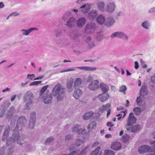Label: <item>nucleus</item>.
Instances as JSON below:
<instances>
[{
	"label": "nucleus",
	"mask_w": 155,
	"mask_h": 155,
	"mask_svg": "<svg viewBox=\"0 0 155 155\" xmlns=\"http://www.w3.org/2000/svg\"><path fill=\"white\" fill-rule=\"evenodd\" d=\"M66 88L60 84H56L53 88L52 93L48 95L47 91L43 95L42 98L44 103L45 104H48L51 102L53 96L54 97H56L58 101H62L64 98L66 94Z\"/></svg>",
	"instance_id": "nucleus-1"
},
{
	"label": "nucleus",
	"mask_w": 155,
	"mask_h": 155,
	"mask_svg": "<svg viewBox=\"0 0 155 155\" xmlns=\"http://www.w3.org/2000/svg\"><path fill=\"white\" fill-rule=\"evenodd\" d=\"M25 136L24 135H20L18 133L15 132L11 137L7 139L6 143L8 145L13 143L17 142L18 144L21 145L25 142Z\"/></svg>",
	"instance_id": "nucleus-2"
},
{
	"label": "nucleus",
	"mask_w": 155,
	"mask_h": 155,
	"mask_svg": "<svg viewBox=\"0 0 155 155\" xmlns=\"http://www.w3.org/2000/svg\"><path fill=\"white\" fill-rule=\"evenodd\" d=\"M23 101L25 103V107L27 109L30 108V106L34 102L35 96L34 94L30 91H26L23 97Z\"/></svg>",
	"instance_id": "nucleus-3"
},
{
	"label": "nucleus",
	"mask_w": 155,
	"mask_h": 155,
	"mask_svg": "<svg viewBox=\"0 0 155 155\" xmlns=\"http://www.w3.org/2000/svg\"><path fill=\"white\" fill-rule=\"evenodd\" d=\"M96 28L95 24L92 22L87 23L85 27V32L87 34H91L94 32Z\"/></svg>",
	"instance_id": "nucleus-4"
},
{
	"label": "nucleus",
	"mask_w": 155,
	"mask_h": 155,
	"mask_svg": "<svg viewBox=\"0 0 155 155\" xmlns=\"http://www.w3.org/2000/svg\"><path fill=\"white\" fill-rule=\"evenodd\" d=\"M27 122V120L25 117L22 116L19 118L17 120L15 129L21 130L24 127Z\"/></svg>",
	"instance_id": "nucleus-5"
},
{
	"label": "nucleus",
	"mask_w": 155,
	"mask_h": 155,
	"mask_svg": "<svg viewBox=\"0 0 155 155\" xmlns=\"http://www.w3.org/2000/svg\"><path fill=\"white\" fill-rule=\"evenodd\" d=\"M36 120V113L33 112L30 114V120L29 122L28 128L30 129H33L35 126Z\"/></svg>",
	"instance_id": "nucleus-6"
},
{
	"label": "nucleus",
	"mask_w": 155,
	"mask_h": 155,
	"mask_svg": "<svg viewBox=\"0 0 155 155\" xmlns=\"http://www.w3.org/2000/svg\"><path fill=\"white\" fill-rule=\"evenodd\" d=\"M99 81L97 80H94L89 84L88 86L89 89L91 91H95L99 87Z\"/></svg>",
	"instance_id": "nucleus-7"
},
{
	"label": "nucleus",
	"mask_w": 155,
	"mask_h": 155,
	"mask_svg": "<svg viewBox=\"0 0 155 155\" xmlns=\"http://www.w3.org/2000/svg\"><path fill=\"white\" fill-rule=\"evenodd\" d=\"M116 7L115 1L107 2L105 8V10L109 13H112Z\"/></svg>",
	"instance_id": "nucleus-8"
},
{
	"label": "nucleus",
	"mask_w": 155,
	"mask_h": 155,
	"mask_svg": "<svg viewBox=\"0 0 155 155\" xmlns=\"http://www.w3.org/2000/svg\"><path fill=\"white\" fill-rule=\"evenodd\" d=\"M150 147L147 145H143L140 146L138 149V152L140 154L144 153L150 151Z\"/></svg>",
	"instance_id": "nucleus-9"
},
{
	"label": "nucleus",
	"mask_w": 155,
	"mask_h": 155,
	"mask_svg": "<svg viewBox=\"0 0 155 155\" xmlns=\"http://www.w3.org/2000/svg\"><path fill=\"white\" fill-rule=\"evenodd\" d=\"M97 97L100 101L104 102L109 99L110 95L107 93H103L98 95Z\"/></svg>",
	"instance_id": "nucleus-10"
},
{
	"label": "nucleus",
	"mask_w": 155,
	"mask_h": 155,
	"mask_svg": "<svg viewBox=\"0 0 155 155\" xmlns=\"http://www.w3.org/2000/svg\"><path fill=\"white\" fill-rule=\"evenodd\" d=\"M137 119L132 113L130 114L127 121L128 125H133L136 122Z\"/></svg>",
	"instance_id": "nucleus-11"
},
{
	"label": "nucleus",
	"mask_w": 155,
	"mask_h": 155,
	"mask_svg": "<svg viewBox=\"0 0 155 155\" xmlns=\"http://www.w3.org/2000/svg\"><path fill=\"white\" fill-rule=\"evenodd\" d=\"M76 20L73 17H71L68 19L66 22V25L69 28L73 27L75 24Z\"/></svg>",
	"instance_id": "nucleus-12"
},
{
	"label": "nucleus",
	"mask_w": 155,
	"mask_h": 155,
	"mask_svg": "<svg viewBox=\"0 0 155 155\" xmlns=\"http://www.w3.org/2000/svg\"><path fill=\"white\" fill-rule=\"evenodd\" d=\"M74 82V79L71 78L67 82L66 87L68 91L69 92H72L73 90V84Z\"/></svg>",
	"instance_id": "nucleus-13"
},
{
	"label": "nucleus",
	"mask_w": 155,
	"mask_h": 155,
	"mask_svg": "<svg viewBox=\"0 0 155 155\" xmlns=\"http://www.w3.org/2000/svg\"><path fill=\"white\" fill-rule=\"evenodd\" d=\"M73 93V96L76 99H78L82 94V91L80 89L77 88Z\"/></svg>",
	"instance_id": "nucleus-14"
},
{
	"label": "nucleus",
	"mask_w": 155,
	"mask_h": 155,
	"mask_svg": "<svg viewBox=\"0 0 155 155\" xmlns=\"http://www.w3.org/2000/svg\"><path fill=\"white\" fill-rule=\"evenodd\" d=\"M35 30H38V29L36 28H32L28 30L22 29L21 30V32L22 35L27 36L32 31Z\"/></svg>",
	"instance_id": "nucleus-15"
},
{
	"label": "nucleus",
	"mask_w": 155,
	"mask_h": 155,
	"mask_svg": "<svg viewBox=\"0 0 155 155\" xmlns=\"http://www.w3.org/2000/svg\"><path fill=\"white\" fill-rule=\"evenodd\" d=\"M98 14L97 11L93 10L89 12L88 14V17L91 20H94L96 18Z\"/></svg>",
	"instance_id": "nucleus-16"
},
{
	"label": "nucleus",
	"mask_w": 155,
	"mask_h": 155,
	"mask_svg": "<svg viewBox=\"0 0 155 155\" xmlns=\"http://www.w3.org/2000/svg\"><path fill=\"white\" fill-rule=\"evenodd\" d=\"M83 141L82 140L79 139L76 140L75 143V145L74 146V145H71L70 146L69 148L70 150L71 151L73 150H74L76 146L77 147H78L80 146L81 144H83Z\"/></svg>",
	"instance_id": "nucleus-17"
},
{
	"label": "nucleus",
	"mask_w": 155,
	"mask_h": 155,
	"mask_svg": "<svg viewBox=\"0 0 155 155\" xmlns=\"http://www.w3.org/2000/svg\"><path fill=\"white\" fill-rule=\"evenodd\" d=\"M86 22L85 18L84 17L80 18L76 21L77 26L79 27H82L84 26Z\"/></svg>",
	"instance_id": "nucleus-18"
},
{
	"label": "nucleus",
	"mask_w": 155,
	"mask_h": 155,
	"mask_svg": "<svg viewBox=\"0 0 155 155\" xmlns=\"http://www.w3.org/2000/svg\"><path fill=\"white\" fill-rule=\"evenodd\" d=\"M147 94V87L145 85H143L140 90V96L144 98Z\"/></svg>",
	"instance_id": "nucleus-19"
},
{
	"label": "nucleus",
	"mask_w": 155,
	"mask_h": 155,
	"mask_svg": "<svg viewBox=\"0 0 155 155\" xmlns=\"http://www.w3.org/2000/svg\"><path fill=\"white\" fill-rule=\"evenodd\" d=\"M121 147L120 143L118 142H114L111 145V148L112 149L118 150H120Z\"/></svg>",
	"instance_id": "nucleus-20"
},
{
	"label": "nucleus",
	"mask_w": 155,
	"mask_h": 155,
	"mask_svg": "<svg viewBox=\"0 0 155 155\" xmlns=\"http://www.w3.org/2000/svg\"><path fill=\"white\" fill-rule=\"evenodd\" d=\"M15 113V110L13 106L11 107L6 114V116L8 119H10Z\"/></svg>",
	"instance_id": "nucleus-21"
},
{
	"label": "nucleus",
	"mask_w": 155,
	"mask_h": 155,
	"mask_svg": "<svg viewBox=\"0 0 155 155\" xmlns=\"http://www.w3.org/2000/svg\"><path fill=\"white\" fill-rule=\"evenodd\" d=\"M76 68H78L82 70H84L85 71H95L97 69V68L95 67H91L88 66H82V67H76Z\"/></svg>",
	"instance_id": "nucleus-22"
},
{
	"label": "nucleus",
	"mask_w": 155,
	"mask_h": 155,
	"mask_svg": "<svg viewBox=\"0 0 155 155\" xmlns=\"http://www.w3.org/2000/svg\"><path fill=\"white\" fill-rule=\"evenodd\" d=\"M97 22L100 25H102L105 21V17L102 15H98L96 18Z\"/></svg>",
	"instance_id": "nucleus-23"
},
{
	"label": "nucleus",
	"mask_w": 155,
	"mask_h": 155,
	"mask_svg": "<svg viewBox=\"0 0 155 155\" xmlns=\"http://www.w3.org/2000/svg\"><path fill=\"white\" fill-rule=\"evenodd\" d=\"M90 8V6L88 4H84L79 9V11L87 13Z\"/></svg>",
	"instance_id": "nucleus-24"
},
{
	"label": "nucleus",
	"mask_w": 155,
	"mask_h": 155,
	"mask_svg": "<svg viewBox=\"0 0 155 155\" xmlns=\"http://www.w3.org/2000/svg\"><path fill=\"white\" fill-rule=\"evenodd\" d=\"M94 114V112L90 111L86 112L84 114L83 116L82 117L84 120H87L91 118Z\"/></svg>",
	"instance_id": "nucleus-25"
},
{
	"label": "nucleus",
	"mask_w": 155,
	"mask_h": 155,
	"mask_svg": "<svg viewBox=\"0 0 155 155\" xmlns=\"http://www.w3.org/2000/svg\"><path fill=\"white\" fill-rule=\"evenodd\" d=\"M99 86L101 91L104 93L107 92L109 89V87L104 83L100 84Z\"/></svg>",
	"instance_id": "nucleus-26"
},
{
	"label": "nucleus",
	"mask_w": 155,
	"mask_h": 155,
	"mask_svg": "<svg viewBox=\"0 0 155 155\" xmlns=\"http://www.w3.org/2000/svg\"><path fill=\"white\" fill-rule=\"evenodd\" d=\"M115 21L114 19L109 18L107 19L105 22V25L107 27L112 26L115 23Z\"/></svg>",
	"instance_id": "nucleus-27"
},
{
	"label": "nucleus",
	"mask_w": 155,
	"mask_h": 155,
	"mask_svg": "<svg viewBox=\"0 0 155 155\" xmlns=\"http://www.w3.org/2000/svg\"><path fill=\"white\" fill-rule=\"evenodd\" d=\"M82 80L80 78H77L75 79L74 82V88H77L81 84Z\"/></svg>",
	"instance_id": "nucleus-28"
},
{
	"label": "nucleus",
	"mask_w": 155,
	"mask_h": 155,
	"mask_svg": "<svg viewBox=\"0 0 155 155\" xmlns=\"http://www.w3.org/2000/svg\"><path fill=\"white\" fill-rule=\"evenodd\" d=\"M9 131V126H7L5 127L4 131V133L3 134L2 140L3 141H4L5 139L8 137V133Z\"/></svg>",
	"instance_id": "nucleus-29"
},
{
	"label": "nucleus",
	"mask_w": 155,
	"mask_h": 155,
	"mask_svg": "<svg viewBox=\"0 0 155 155\" xmlns=\"http://www.w3.org/2000/svg\"><path fill=\"white\" fill-rule=\"evenodd\" d=\"M118 38L125 40H127L129 39L127 35L124 32L120 31H119Z\"/></svg>",
	"instance_id": "nucleus-30"
},
{
	"label": "nucleus",
	"mask_w": 155,
	"mask_h": 155,
	"mask_svg": "<svg viewBox=\"0 0 155 155\" xmlns=\"http://www.w3.org/2000/svg\"><path fill=\"white\" fill-rule=\"evenodd\" d=\"M141 26L144 28L148 30L149 28L150 23L148 20H145L142 23Z\"/></svg>",
	"instance_id": "nucleus-31"
},
{
	"label": "nucleus",
	"mask_w": 155,
	"mask_h": 155,
	"mask_svg": "<svg viewBox=\"0 0 155 155\" xmlns=\"http://www.w3.org/2000/svg\"><path fill=\"white\" fill-rule=\"evenodd\" d=\"M111 106L110 104H107L105 105H103L99 109V111L100 112H103L104 111L109 108Z\"/></svg>",
	"instance_id": "nucleus-32"
},
{
	"label": "nucleus",
	"mask_w": 155,
	"mask_h": 155,
	"mask_svg": "<svg viewBox=\"0 0 155 155\" xmlns=\"http://www.w3.org/2000/svg\"><path fill=\"white\" fill-rule=\"evenodd\" d=\"M100 147H97L92 152L91 155H102V153L100 151Z\"/></svg>",
	"instance_id": "nucleus-33"
},
{
	"label": "nucleus",
	"mask_w": 155,
	"mask_h": 155,
	"mask_svg": "<svg viewBox=\"0 0 155 155\" xmlns=\"http://www.w3.org/2000/svg\"><path fill=\"white\" fill-rule=\"evenodd\" d=\"M70 36L72 39H76L78 37V33L76 31H72L70 33Z\"/></svg>",
	"instance_id": "nucleus-34"
},
{
	"label": "nucleus",
	"mask_w": 155,
	"mask_h": 155,
	"mask_svg": "<svg viewBox=\"0 0 155 155\" xmlns=\"http://www.w3.org/2000/svg\"><path fill=\"white\" fill-rule=\"evenodd\" d=\"M90 145H88L84 149L82 150L80 154H78V155H84L86 153L90 150Z\"/></svg>",
	"instance_id": "nucleus-35"
},
{
	"label": "nucleus",
	"mask_w": 155,
	"mask_h": 155,
	"mask_svg": "<svg viewBox=\"0 0 155 155\" xmlns=\"http://www.w3.org/2000/svg\"><path fill=\"white\" fill-rule=\"evenodd\" d=\"M97 125L96 122L95 121H92L88 125L87 129L88 130L90 131L94 127L96 126Z\"/></svg>",
	"instance_id": "nucleus-36"
},
{
	"label": "nucleus",
	"mask_w": 155,
	"mask_h": 155,
	"mask_svg": "<svg viewBox=\"0 0 155 155\" xmlns=\"http://www.w3.org/2000/svg\"><path fill=\"white\" fill-rule=\"evenodd\" d=\"M97 6L99 9L102 11H104L105 4L104 2H101L98 3L97 4Z\"/></svg>",
	"instance_id": "nucleus-37"
},
{
	"label": "nucleus",
	"mask_w": 155,
	"mask_h": 155,
	"mask_svg": "<svg viewBox=\"0 0 155 155\" xmlns=\"http://www.w3.org/2000/svg\"><path fill=\"white\" fill-rule=\"evenodd\" d=\"M140 128V126L139 124H137L132 127L131 128V131L135 132L138 130Z\"/></svg>",
	"instance_id": "nucleus-38"
},
{
	"label": "nucleus",
	"mask_w": 155,
	"mask_h": 155,
	"mask_svg": "<svg viewBox=\"0 0 155 155\" xmlns=\"http://www.w3.org/2000/svg\"><path fill=\"white\" fill-rule=\"evenodd\" d=\"M81 127V125L79 124H76L71 128L72 131L74 132H76Z\"/></svg>",
	"instance_id": "nucleus-39"
},
{
	"label": "nucleus",
	"mask_w": 155,
	"mask_h": 155,
	"mask_svg": "<svg viewBox=\"0 0 155 155\" xmlns=\"http://www.w3.org/2000/svg\"><path fill=\"white\" fill-rule=\"evenodd\" d=\"M96 38L98 41H101L103 38V35L101 32H99L97 33Z\"/></svg>",
	"instance_id": "nucleus-40"
},
{
	"label": "nucleus",
	"mask_w": 155,
	"mask_h": 155,
	"mask_svg": "<svg viewBox=\"0 0 155 155\" xmlns=\"http://www.w3.org/2000/svg\"><path fill=\"white\" fill-rule=\"evenodd\" d=\"M129 138V136L127 134H125L122 137L121 140L124 143H126L128 140Z\"/></svg>",
	"instance_id": "nucleus-41"
},
{
	"label": "nucleus",
	"mask_w": 155,
	"mask_h": 155,
	"mask_svg": "<svg viewBox=\"0 0 155 155\" xmlns=\"http://www.w3.org/2000/svg\"><path fill=\"white\" fill-rule=\"evenodd\" d=\"M49 86L48 85H46L43 86L41 89L39 94L40 96H41L46 91L47 88Z\"/></svg>",
	"instance_id": "nucleus-42"
},
{
	"label": "nucleus",
	"mask_w": 155,
	"mask_h": 155,
	"mask_svg": "<svg viewBox=\"0 0 155 155\" xmlns=\"http://www.w3.org/2000/svg\"><path fill=\"white\" fill-rule=\"evenodd\" d=\"M127 89L126 86L125 85H123L120 87L119 91L120 92H123L124 94H126L125 91Z\"/></svg>",
	"instance_id": "nucleus-43"
},
{
	"label": "nucleus",
	"mask_w": 155,
	"mask_h": 155,
	"mask_svg": "<svg viewBox=\"0 0 155 155\" xmlns=\"http://www.w3.org/2000/svg\"><path fill=\"white\" fill-rule=\"evenodd\" d=\"M134 111L135 112V114L137 115H140L141 112L140 108L137 107H135L134 109Z\"/></svg>",
	"instance_id": "nucleus-44"
},
{
	"label": "nucleus",
	"mask_w": 155,
	"mask_h": 155,
	"mask_svg": "<svg viewBox=\"0 0 155 155\" xmlns=\"http://www.w3.org/2000/svg\"><path fill=\"white\" fill-rule=\"evenodd\" d=\"M54 139L52 137L48 138L45 141V144L47 145L52 143L54 140Z\"/></svg>",
	"instance_id": "nucleus-45"
},
{
	"label": "nucleus",
	"mask_w": 155,
	"mask_h": 155,
	"mask_svg": "<svg viewBox=\"0 0 155 155\" xmlns=\"http://www.w3.org/2000/svg\"><path fill=\"white\" fill-rule=\"evenodd\" d=\"M105 155H114L115 153L111 150H105L104 151Z\"/></svg>",
	"instance_id": "nucleus-46"
},
{
	"label": "nucleus",
	"mask_w": 155,
	"mask_h": 155,
	"mask_svg": "<svg viewBox=\"0 0 155 155\" xmlns=\"http://www.w3.org/2000/svg\"><path fill=\"white\" fill-rule=\"evenodd\" d=\"M85 129H82L81 127L76 133L79 134H84L85 133Z\"/></svg>",
	"instance_id": "nucleus-47"
},
{
	"label": "nucleus",
	"mask_w": 155,
	"mask_h": 155,
	"mask_svg": "<svg viewBox=\"0 0 155 155\" xmlns=\"http://www.w3.org/2000/svg\"><path fill=\"white\" fill-rule=\"evenodd\" d=\"M41 82V81H34L31 83H30L29 84L30 86H32L34 85H37L40 84Z\"/></svg>",
	"instance_id": "nucleus-48"
},
{
	"label": "nucleus",
	"mask_w": 155,
	"mask_h": 155,
	"mask_svg": "<svg viewBox=\"0 0 155 155\" xmlns=\"http://www.w3.org/2000/svg\"><path fill=\"white\" fill-rule=\"evenodd\" d=\"M4 147H2L0 148V155H5Z\"/></svg>",
	"instance_id": "nucleus-49"
},
{
	"label": "nucleus",
	"mask_w": 155,
	"mask_h": 155,
	"mask_svg": "<svg viewBox=\"0 0 155 155\" xmlns=\"http://www.w3.org/2000/svg\"><path fill=\"white\" fill-rule=\"evenodd\" d=\"M14 151V150L13 147L9 149L7 151L8 155H12Z\"/></svg>",
	"instance_id": "nucleus-50"
},
{
	"label": "nucleus",
	"mask_w": 155,
	"mask_h": 155,
	"mask_svg": "<svg viewBox=\"0 0 155 155\" xmlns=\"http://www.w3.org/2000/svg\"><path fill=\"white\" fill-rule=\"evenodd\" d=\"M88 44L89 47L90 48H91L93 47H94L95 46L94 43L93 41H91V42H90V43H88Z\"/></svg>",
	"instance_id": "nucleus-51"
},
{
	"label": "nucleus",
	"mask_w": 155,
	"mask_h": 155,
	"mask_svg": "<svg viewBox=\"0 0 155 155\" xmlns=\"http://www.w3.org/2000/svg\"><path fill=\"white\" fill-rule=\"evenodd\" d=\"M119 31L116 32L114 33L111 36V37L112 38H114L115 37L117 38L118 37Z\"/></svg>",
	"instance_id": "nucleus-52"
},
{
	"label": "nucleus",
	"mask_w": 155,
	"mask_h": 155,
	"mask_svg": "<svg viewBox=\"0 0 155 155\" xmlns=\"http://www.w3.org/2000/svg\"><path fill=\"white\" fill-rule=\"evenodd\" d=\"M75 71V69H74V68H71L70 69H66L64 70H62L61 71H60V73H63L64 72H68L69 71Z\"/></svg>",
	"instance_id": "nucleus-53"
},
{
	"label": "nucleus",
	"mask_w": 155,
	"mask_h": 155,
	"mask_svg": "<svg viewBox=\"0 0 155 155\" xmlns=\"http://www.w3.org/2000/svg\"><path fill=\"white\" fill-rule=\"evenodd\" d=\"M137 105L139 106L140 105L142 100L140 99V97H138L137 98Z\"/></svg>",
	"instance_id": "nucleus-54"
},
{
	"label": "nucleus",
	"mask_w": 155,
	"mask_h": 155,
	"mask_svg": "<svg viewBox=\"0 0 155 155\" xmlns=\"http://www.w3.org/2000/svg\"><path fill=\"white\" fill-rule=\"evenodd\" d=\"M72 137V136L71 135H67L65 137V141H69V140L71 139Z\"/></svg>",
	"instance_id": "nucleus-55"
},
{
	"label": "nucleus",
	"mask_w": 155,
	"mask_h": 155,
	"mask_svg": "<svg viewBox=\"0 0 155 155\" xmlns=\"http://www.w3.org/2000/svg\"><path fill=\"white\" fill-rule=\"evenodd\" d=\"M35 76L34 74H28L27 75V77L28 79L30 80H32L33 79V78L35 77Z\"/></svg>",
	"instance_id": "nucleus-56"
},
{
	"label": "nucleus",
	"mask_w": 155,
	"mask_h": 155,
	"mask_svg": "<svg viewBox=\"0 0 155 155\" xmlns=\"http://www.w3.org/2000/svg\"><path fill=\"white\" fill-rule=\"evenodd\" d=\"M153 12H155V7L152 8L150 9L148 12L149 13H151Z\"/></svg>",
	"instance_id": "nucleus-57"
},
{
	"label": "nucleus",
	"mask_w": 155,
	"mask_h": 155,
	"mask_svg": "<svg viewBox=\"0 0 155 155\" xmlns=\"http://www.w3.org/2000/svg\"><path fill=\"white\" fill-rule=\"evenodd\" d=\"M93 79V77L91 76V75H89L87 78V82H89L91 80Z\"/></svg>",
	"instance_id": "nucleus-58"
},
{
	"label": "nucleus",
	"mask_w": 155,
	"mask_h": 155,
	"mask_svg": "<svg viewBox=\"0 0 155 155\" xmlns=\"http://www.w3.org/2000/svg\"><path fill=\"white\" fill-rule=\"evenodd\" d=\"M86 41L88 44V43H90V42L93 41V40H92V38L91 37H89L87 38Z\"/></svg>",
	"instance_id": "nucleus-59"
},
{
	"label": "nucleus",
	"mask_w": 155,
	"mask_h": 155,
	"mask_svg": "<svg viewBox=\"0 0 155 155\" xmlns=\"http://www.w3.org/2000/svg\"><path fill=\"white\" fill-rule=\"evenodd\" d=\"M61 33V30H58L56 34V37L60 36Z\"/></svg>",
	"instance_id": "nucleus-60"
},
{
	"label": "nucleus",
	"mask_w": 155,
	"mask_h": 155,
	"mask_svg": "<svg viewBox=\"0 0 155 155\" xmlns=\"http://www.w3.org/2000/svg\"><path fill=\"white\" fill-rule=\"evenodd\" d=\"M151 81L152 83L153 84H155V74L151 78Z\"/></svg>",
	"instance_id": "nucleus-61"
},
{
	"label": "nucleus",
	"mask_w": 155,
	"mask_h": 155,
	"mask_svg": "<svg viewBox=\"0 0 155 155\" xmlns=\"http://www.w3.org/2000/svg\"><path fill=\"white\" fill-rule=\"evenodd\" d=\"M114 125L113 123L111 122H108L107 123V126L112 127Z\"/></svg>",
	"instance_id": "nucleus-62"
},
{
	"label": "nucleus",
	"mask_w": 155,
	"mask_h": 155,
	"mask_svg": "<svg viewBox=\"0 0 155 155\" xmlns=\"http://www.w3.org/2000/svg\"><path fill=\"white\" fill-rule=\"evenodd\" d=\"M135 66L134 67L135 69H137L139 68V64L137 61H135L134 62Z\"/></svg>",
	"instance_id": "nucleus-63"
},
{
	"label": "nucleus",
	"mask_w": 155,
	"mask_h": 155,
	"mask_svg": "<svg viewBox=\"0 0 155 155\" xmlns=\"http://www.w3.org/2000/svg\"><path fill=\"white\" fill-rule=\"evenodd\" d=\"M147 155H155V151H152L149 154Z\"/></svg>",
	"instance_id": "nucleus-64"
}]
</instances>
